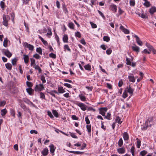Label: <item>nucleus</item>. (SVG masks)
I'll list each match as a JSON object with an SVG mask.
<instances>
[{"mask_svg": "<svg viewBox=\"0 0 156 156\" xmlns=\"http://www.w3.org/2000/svg\"><path fill=\"white\" fill-rule=\"evenodd\" d=\"M117 151L119 154H123L125 152V150L123 148H121L117 149Z\"/></svg>", "mask_w": 156, "mask_h": 156, "instance_id": "20", "label": "nucleus"}, {"mask_svg": "<svg viewBox=\"0 0 156 156\" xmlns=\"http://www.w3.org/2000/svg\"><path fill=\"white\" fill-rule=\"evenodd\" d=\"M49 56L53 58H55L56 57V55L53 53H51L49 54Z\"/></svg>", "mask_w": 156, "mask_h": 156, "instance_id": "59", "label": "nucleus"}, {"mask_svg": "<svg viewBox=\"0 0 156 156\" xmlns=\"http://www.w3.org/2000/svg\"><path fill=\"white\" fill-rule=\"evenodd\" d=\"M85 120L86 123L87 124H89L90 123V121L88 119V116H86L85 118Z\"/></svg>", "mask_w": 156, "mask_h": 156, "instance_id": "57", "label": "nucleus"}, {"mask_svg": "<svg viewBox=\"0 0 156 156\" xmlns=\"http://www.w3.org/2000/svg\"><path fill=\"white\" fill-rule=\"evenodd\" d=\"M39 38L40 39L41 41H42V42L43 43V44L45 45H47L48 44V43L47 42L44 40L43 38H42L41 36H39Z\"/></svg>", "mask_w": 156, "mask_h": 156, "instance_id": "27", "label": "nucleus"}, {"mask_svg": "<svg viewBox=\"0 0 156 156\" xmlns=\"http://www.w3.org/2000/svg\"><path fill=\"white\" fill-rule=\"evenodd\" d=\"M128 96L127 92L126 90L123 92L122 94V97L124 98H125Z\"/></svg>", "mask_w": 156, "mask_h": 156, "instance_id": "45", "label": "nucleus"}, {"mask_svg": "<svg viewBox=\"0 0 156 156\" xmlns=\"http://www.w3.org/2000/svg\"><path fill=\"white\" fill-rule=\"evenodd\" d=\"M10 19V17L8 15L3 14V24L6 27H8V22Z\"/></svg>", "mask_w": 156, "mask_h": 156, "instance_id": "1", "label": "nucleus"}, {"mask_svg": "<svg viewBox=\"0 0 156 156\" xmlns=\"http://www.w3.org/2000/svg\"><path fill=\"white\" fill-rule=\"evenodd\" d=\"M106 53L108 55H110L111 54V53L112 52V50L110 48H109L106 51Z\"/></svg>", "mask_w": 156, "mask_h": 156, "instance_id": "56", "label": "nucleus"}, {"mask_svg": "<svg viewBox=\"0 0 156 156\" xmlns=\"http://www.w3.org/2000/svg\"><path fill=\"white\" fill-rule=\"evenodd\" d=\"M123 137L124 140H128L129 138L128 133L126 132H125L123 133Z\"/></svg>", "mask_w": 156, "mask_h": 156, "instance_id": "13", "label": "nucleus"}, {"mask_svg": "<svg viewBox=\"0 0 156 156\" xmlns=\"http://www.w3.org/2000/svg\"><path fill=\"white\" fill-rule=\"evenodd\" d=\"M64 49H67L68 51H71V50L69 47L68 45L67 44L65 45L64 46Z\"/></svg>", "mask_w": 156, "mask_h": 156, "instance_id": "52", "label": "nucleus"}, {"mask_svg": "<svg viewBox=\"0 0 156 156\" xmlns=\"http://www.w3.org/2000/svg\"><path fill=\"white\" fill-rule=\"evenodd\" d=\"M78 105L81 108V109L83 111H85L87 109L86 105L83 103H79Z\"/></svg>", "mask_w": 156, "mask_h": 156, "instance_id": "11", "label": "nucleus"}, {"mask_svg": "<svg viewBox=\"0 0 156 156\" xmlns=\"http://www.w3.org/2000/svg\"><path fill=\"white\" fill-rule=\"evenodd\" d=\"M145 45L149 50L151 51L154 54H156V50L152 46L147 43H146Z\"/></svg>", "mask_w": 156, "mask_h": 156, "instance_id": "3", "label": "nucleus"}, {"mask_svg": "<svg viewBox=\"0 0 156 156\" xmlns=\"http://www.w3.org/2000/svg\"><path fill=\"white\" fill-rule=\"evenodd\" d=\"M90 23L91 24L92 28H95L97 27V26L96 24H95L91 22H90Z\"/></svg>", "mask_w": 156, "mask_h": 156, "instance_id": "46", "label": "nucleus"}, {"mask_svg": "<svg viewBox=\"0 0 156 156\" xmlns=\"http://www.w3.org/2000/svg\"><path fill=\"white\" fill-rule=\"evenodd\" d=\"M123 144V141L122 138L119 139L118 142V145L119 147H121Z\"/></svg>", "mask_w": 156, "mask_h": 156, "instance_id": "34", "label": "nucleus"}, {"mask_svg": "<svg viewBox=\"0 0 156 156\" xmlns=\"http://www.w3.org/2000/svg\"><path fill=\"white\" fill-rule=\"evenodd\" d=\"M17 60L16 58H15L12 60V63L13 65H16Z\"/></svg>", "mask_w": 156, "mask_h": 156, "instance_id": "42", "label": "nucleus"}, {"mask_svg": "<svg viewBox=\"0 0 156 156\" xmlns=\"http://www.w3.org/2000/svg\"><path fill=\"white\" fill-rule=\"evenodd\" d=\"M69 27L71 29H74V25L72 22H70L69 23Z\"/></svg>", "mask_w": 156, "mask_h": 156, "instance_id": "36", "label": "nucleus"}, {"mask_svg": "<svg viewBox=\"0 0 156 156\" xmlns=\"http://www.w3.org/2000/svg\"><path fill=\"white\" fill-rule=\"evenodd\" d=\"M136 139L137 140L136 144L137 147V148H140L141 146V142L138 138H137Z\"/></svg>", "mask_w": 156, "mask_h": 156, "instance_id": "28", "label": "nucleus"}, {"mask_svg": "<svg viewBox=\"0 0 156 156\" xmlns=\"http://www.w3.org/2000/svg\"><path fill=\"white\" fill-rule=\"evenodd\" d=\"M132 50L136 52H139L140 51V48L136 45L132 47Z\"/></svg>", "mask_w": 156, "mask_h": 156, "instance_id": "14", "label": "nucleus"}, {"mask_svg": "<svg viewBox=\"0 0 156 156\" xmlns=\"http://www.w3.org/2000/svg\"><path fill=\"white\" fill-rule=\"evenodd\" d=\"M47 36H51L52 35V33L51 31V29L50 28H48V32L46 34Z\"/></svg>", "mask_w": 156, "mask_h": 156, "instance_id": "30", "label": "nucleus"}, {"mask_svg": "<svg viewBox=\"0 0 156 156\" xmlns=\"http://www.w3.org/2000/svg\"><path fill=\"white\" fill-rule=\"evenodd\" d=\"M41 80L42 81L43 83L46 82V80L45 77L44 76H41Z\"/></svg>", "mask_w": 156, "mask_h": 156, "instance_id": "60", "label": "nucleus"}, {"mask_svg": "<svg viewBox=\"0 0 156 156\" xmlns=\"http://www.w3.org/2000/svg\"><path fill=\"white\" fill-rule=\"evenodd\" d=\"M126 64L129 65H131V62L129 59L127 57H126Z\"/></svg>", "mask_w": 156, "mask_h": 156, "instance_id": "43", "label": "nucleus"}, {"mask_svg": "<svg viewBox=\"0 0 156 156\" xmlns=\"http://www.w3.org/2000/svg\"><path fill=\"white\" fill-rule=\"evenodd\" d=\"M84 67L85 69L87 70H90L91 69V66L89 64H87V65L85 66H84Z\"/></svg>", "mask_w": 156, "mask_h": 156, "instance_id": "33", "label": "nucleus"}, {"mask_svg": "<svg viewBox=\"0 0 156 156\" xmlns=\"http://www.w3.org/2000/svg\"><path fill=\"white\" fill-rule=\"evenodd\" d=\"M63 41L64 43L68 42V37L66 34H65L62 38Z\"/></svg>", "mask_w": 156, "mask_h": 156, "instance_id": "21", "label": "nucleus"}, {"mask_svg": "<svg viewBox=\"0 0 156 156\" xmlns=\"http://www.w3.org/2000/svg\"><path fill=\"white\" fill-rule=\"evenodd\" d=\"M26 84L29 88H31L33 85V84L31 82L28 81H27Z\"/></svg>", "mask_w": 156, "mask_h": 156, "instance_id": "37", "label": "nucleus"}, {"mask_svg": "<svg viewBox=\"0 0 156 156\" xmlns=\"http://www.w3.org/2000/svg\"><path fill=\"white\" fill-rule=\"evenodd\" d=\"M10 112L11 115L13 117H14L15 116V111L13 109H11L10 110Z\"/></svg>", "mask_w": 156, "mask_h": 156, "instance_id": "53", "label": "nucleus"}, {"mask_svg": "<svg viewBox=\"0 0 156 156\" xmlns=\"http://www.w3.org/2000/svg\"><path fill=\"white\" fill-rule=\"evenodd\" d=\"M48 115L51 119H53L54 118V116L53 115L51 112L49 111H48L47 112Z\"/></svg>", "mask_w": 156, "mask_h": 156, "instance_id": "50", "label": "nucleus"}, {"mask_svg": "<svg viewBox=\"0 0 156 156\" xmlns=\"http://www.w3.org/2000/svg\"><path fill=\"white\" fill-rule=\"evenodd\" d=\"M11 17L12 19V21L13 23L14 22V18L15 17V15L14 13H12L11 14Z\"/></svg>", "mask_w": 156, "mask_h": 156, "instance_id": "47", "label": "nucleus"}, {"mask_svg": "<svg viewBox=\"0 0 156 156\" xmlns=\"http://www.w3.org/2000/svg\"><path fill=\"white\" fill-rule=\"evenodd\" d=\"M49 147L50 148V152L52 153H54L56 148L55 147H54V146L53 144L50 145Z\"/></svg>", "mask_w": 156, "mask_h": 156, "instance_id": "12", "label": "nucleus"}, {"mask_svg": "<svg viewBox=\"0 0 156 156\" xmlns=\"http://www.w3.org/2000/svg\"><path fill=\"white\" fill-rule=\"evenodd\" d=\"M6 68L8 70H10L12 69V66L9 63H8L5 65Z\"/></svg>", "mask_w": 156, "mask_h": 156, "instance_id": "25", "label": "nucleus"}, {"mask_svg": "<svg viewBox=\"0 0 156 156\" xmlns=\"http://www.w3.org/2000/svg\"><path fill=\"white\" fill-rule=\"evenodd\" d=\"M58 93H63L65 92V90L63 89L62 87H58Z\"/></svg>", "mask_w": 156, "mask_h": 156, "instance_id": "15", "label": "nucleus"}, {"mask_svg": "<svg viewBox=\"0 0 156 156\" xmlns=\"http://www.w3.org/2000/svg\"><path fill=\"white\" fill-rule=\"evenodd\" d=\"M111 116V114L109 113H108L107 115L106 116L104 117L105 119H109Z\"/></svg>", "mask_w": 156, "mask_h": 156, "instance_id": "64", "label": "nucleus"}, {"mask_svg": "<svg viewBox=\"0 0 156 156\" xmlns=\"http://www.w3.org/2000/svg\"><path fill=\"white\" fill-rule=\"evenodd\" d=\"M103 38L104 41L107 42L110 40V38L107 36H104Z\"/></svg>", "mask_w": 156, "mask_h": 156, "instance_id": "40", "label": "nucleus"}, {"mask_svg": "<svg viewBox=\"0 0 156 156\" xmlns=\"http://www.w3.org/2000/svg\"><path fill=\"white\" fill-rule=\"evenodd\" d=\"M36 51L41 55L42 54V50L40 47L37 48Z\"/></svg>", "mask_w": 156, "mask_h": 156, "instance_id": "48", "label": "nucleus"}, {"mask_svg": "<svg viewBox=\"0 0 156 156\" xmlns=\"http://www.w3.org/2000/svg\"><path fill=\"white\" fill-rule=\"evenodd\" d=\"M48 153V150L47 147L44 148L43 150L41 151V153L42 155L44 156L47 155Z\"/></svg>", "mask_w": 156, "mask_h": 156, "instance_id": "10", "label": "nucleus"}, {"mask_svg": "<svg viewBox=\"0 0 156 156\" xmlns=\"http://www.w3.org/2000/svg\"><path fill=\"white\" fill-rule=\"evenodd\" d=\"M129 4L131 6H134L135 4V2L134 0H130Z\"/></svg>", "mask_w": 156, "mask_h": 156, "instance_id": "44", "label": "nucleus"}, {"mask_svg": "<svg viewBox=\"0 0 156 156\" xmlns=\"http://www.w3.org/2000/svg\"><path fill=\"white\" fill-rule=\"evenodd\" d=\"M87 129L89 133H90L91 131V125H87L86 126Z\"/></svg>", "mask_w": 156, "mask_h": 156, "instance_id": "38", "label": "nucleus"}, {"mask_svg": "<svg viewBox=\"0 0 156 156\" xmlns=\"http://www.w3.org/2000/svg\"><path fill=\"white\" fill-rule=\"evenodd\" d=\"M110 8L114 12H116L117 11V6L115 5L114 4L111 5H110Z\"/></svg>", "mask_w": 156, "mask_h": 156, "instance_id": "17", "label": "nucleus"}, {"mask_svg": "<svg viewBox=\"0 0 156 156\" xmlns=\"http://www.w3.org/2000/svg\"><path fill=\"white\" fill-rule=\"evenodd\" d=\"M33 57L37 59H39L40 58V57L39 55L37 54L34 55H33Z\"/></svg>", "mask_w": 156, "mask_h": 156, "instance_id": "63", "label": "nucleus"}, {"mask_svg": "<svg viewBox=\"0 0 156 156\" xmlns=\"http://www.w3.org/2000/svg\"><path fill=\"white\" fill-rule=\"evenodd\" d=\"M23 59L24 62L26 64H27L29 62V58L28 56L26 55H23Z\"/></svg>", "mask_w": 156, "mask_h": 156, "instance_id": "16", "label": "nucleus"}, {"mask_svg": "<svg viewBox=\"0 0 156 156\" xmlns=\"http://www.w3.org/2000/svg\"><path fill=\"white\" fill-rule=\"evenodd\" d=\"M2 52L8 58L10 57L12 55V54L7 49H4L2 50Z\"/></svg>", "mask_w": 156, "mask_h": 156, "instance_id": "5", "label": "nucleus"}, {"mask_svg": "<svg viewBox=\"0 0 156 156\" xmlns=\"http://www.w3.org/2000/svg\"><path fill=\"white\" fill-rule=\"evenodd\" d=\"M24 45L26 48H27L29 49L31 51H33L34 49V47L33 45L28 44L27 42L24 43Z\"/></svg>", "mask_w": 156, "mask_h": 156, "instance_id": "6", "label": "nucleus"}, {"mask_svg": "<svg viewBox=\"0 0 156 156\" xmlns=\"http://www.w3.org/2000/svg\"><path fill=\"white\" fill-rule=\"evenodd\" d=\"M121 118H120L119 116H117L116 117L115 121L119 124H121L122 122V121H121Z\"/></svg>", "mask_w": 156, "mask_h": 156, "instance_id": "29", "label": "nucleus"}, {"mask_svg": "<svg viewBox=\"0 0 156 156\" xmlns=\"http://www.w3.org/2000/svg\"><path fill=\"white\" fill-rule=\"evenodd\" d=\"M149 12L151 14H153L154 13L156 12V7H152L150 9Z\"/></svg>", "mask_w": 156, "mask_h": 156, "instance_id": "18", "label": "nucleus"}, {"mask_svg": "<svg viewBox=\"0 0 156 156\" xmlns=\"http://www.w3.org/2000/svg\"><path fill=\"white\" fill-rule=\"evenodd\" d=\"M52 112L55 116L57 118L58 117V114L56 110H53Z\"/></svg>", "mask_w": 156, "mask_h": 156, "instance_id": "31", "label": "nucleus"}, {"mask_svg": "<svg viewBox=\"0 0 156 156\" xmlns=\"http://www.w3.org/2000/svg\"><path fill=\"white\" fill-rule=\"evenodd\" d=\"M138 15L139 16L141 17L143 19L148 18V16L144 14V12L143 11L142 12V13H138Z\"/></svg>", "mask_w": 156, "mask_h": 156, "instance_id": "19", "label": "nucleus"}, {"mask_svg": "<svg viewBox=\"0 0 156 156\" xmlns=\"http://www.w3.org/2000/svg\"><path fill=\"white\" fill-rule=\"evenodd\" d=\"M128 79L130 82L134 83L135 81V79L133 74L128 76Z\"/></svg>", "mask_w": 156, "mask_h": 156, "instance_id": "9", "label": "nucleus"}, {"mask_svg": "<svg viewBox=\"0 0 156 156\" xmlns=\"http://www.w3.org/2000/svg\"><path fill=\"white\" fill-rule=\"evenodd\" d=\"M44 89V87L43 84H40L36 85L35 88V90L36 91H41Z\"/></svg>", "mask_w": 156, "mask_h": 156, "instance_id": "2", "label": "nucleus"}, {"mask_svg": "<svg viewBox=\"0 0 156 156\" xmlns=\"http://www.w3.org/2000/svg\"><path fill=\"white\" fill-rule=\"evenodd\" d=\"M126 91L127 92H128L129 94H131V95L133 94L134 89L130 86L127 87L126 88Z\"/></svg>", "mask_w": 156, "mask_h": 156, "instance_id": "8", "label": "nucleus"}, {"mask_svg": "<svg viewBox=\"0 0 156 156\" xmlns=\"http://www.w3.org/2000/svg\"><path fill=\"white\" fill-rule=\"evenodd\" d=\"M145 2L144 3V5L147 7H149L150 5V3L147 0H145Z\"/></svg>", "mask_w": 156, "mask_h": 156, "instance_id": "41", "label": "nucleus"}, {"mask_svg": "<svg viewBox=\"0 0 156 156\" xmlns=\"http://www.w3.org/2000/svg\"><path fill=\"white\" fill-rule=\"evenodd\" d=\"M8 41L7 38H6L4 39L3 42V46L5 47H6L7 46Z\"/></svg>", "mask_w": 156, "mask_h": 156, "instance_id": "35", "label": "nucleus"}, {"mask_svg": "<svg viewBox=\"0 0 156 156\" xmlns=\"http://www.w3.org/2000/svg\"><path fill=\"white\" fill-rule=\"evenodd\" d=\"M107 109L106 108H101L99 109V113L103 116H105V112L107 111Z\"/></svg>", "mask_w": 156, "mask_h": 156, "instance_id": "4", "label": "nucleus"}, {"mask_svg": "<svg viewBox=\"0 0 156 156\" xmlns=\"http://www.w3.org/2000/svg\"><path fill=\"white\" fill-rule=\"evenodd\" d=\"M79 97L80 98V100L82 101H86V98L84 96H83L82 94L79 95Z\"/></svg>", "mask_w": 156, "mask_h": 156, "instance_id": "32", "label": "nucleus"}, {"mask_svg": "<svg viewBox=\"0 0 156 156\" xmlns=\"http://www.w3.org/2000/svg\"><path fill=\"white\" fill-rule=\"evenodd\" d=\"M134 37L136 38V41L137 44L140 46H142L143 44L142 41L140 40L139 37L136 35H135Z\"/></svg>", "mask_w": 156, "mask_h": 156, "instance_id": "7", "label": "nucleus"}, {"mask_svg": "<svg viewBox=\"0 0 156 156\" xmlns=\"http://www.w3.org/2000/svg\"><path fill=\"white\" fill-rule=\"evenodd\" d=\"M26 90L27 92L30 95H32L33 94V90L31 88H28L26 89Z\"/></svg>", "mask_w": 156, "mask_h": 156, "instance_id": "23", "label": "nucleus"}, {"mask_svg": "<svg viewBox=\"0 0 156 156\" xmlns=\"http://www.w3.org/2000/svg\"><path fill=\"white\" fill-rule=\"evenodd\" d=\"M70 135L72 137L74 138H77V137L75 135V134L73 133L69 132Z\"/></svg>", "mask_w": 156, "mask_h": 156, "instance_id": "49", "label": "nucleus"}, {"mask_svg": "<svg viewBox=\"0 0 156 156\" xmlns=\"http://www.w3.org/2000/svg\"><path fill=\"white\" fill-rule=\"evenodd\" d=\"M0 5L2 10L5 8V3L3 1H1L0 3Z\"/></svg>", "mask_w": 156, "mask_h": 156, "instance_id": "39", "label": "nucleus"}, {"mask_svg": "<svg viewBox=\"0 0 156 156\" xmlns=\"http://www.w3.org/2000/svg\"><path fill=\"white\" fill-rule=\"evenodd\" d=\"M7 111L6 108L2 109L1 112V115L2 116H4L7 113Z\"/></svg>", "mask_w": 156, "mask_h": 156, "instance_id": "22", "label": "nucleus"}, {"mask_svg": "<svg viewBox=\"0 0 156 156\" xmlns=\"http://www.w3.org/2000/svg\"><path fill=\"white\" fill-rule=\"evenodd\" d=\"M40 98H42L45 99V95L42 92H41L40 93Z\"/></svg>", "mask_w": 156, "mask_h": 156, "instance_id": "61", "label": "nucleus"}, {"mask_svg": "<svg viewBox=\"0 0 156 156\" xmlns=\"http://www.w3.org/2000/svg\"><path fill=\"white\" fill-rule=\"evenodd\" d=\"M75 35L76 37L79 38L81 37V34L79 32H76L75 33Z\"/></svg>", "mask_w": 156, "mask_h": 156, "instance_id": "62", "label": "nucleus"}, {"mask_svg": "<svg viewBox=\"0 0 156 156\" xmlns=\"http://www.w3.org/2000/svg\"><path fill=\"white\" fill-rule=\"evenodd\" d=\"M152 51H151L149 50V49L148 50L147 49H144L143 51H141V53L142 54H150L151 53V52Z\"/></svg>", "mask_w": 156, "mask_h": 156, "instance_id": "24", "label": "nucleus"}, {"mask_svg": "<svg viewBox=\"0 0 156 156\" xmlns=\"http://www.w3.org/2000/svg\"><path fill=\"white\" fill-rule=\"evenodd\" d=\"M70 153H74L75 154H83L84 152H83L78 151H69Z\"/></svg>", "mask_w": 156, "mask_h": 156, "instance_id": "26", "label": "nucleus"}, {"mask_svg": "<svg viewBox=\"0 0 156 156\" xmlns=\"http://www.w3.org/2000/svg\"><path fill=\"white\" fill-rule=\"evenodd\" d=\"M63 85L69 88H72V87L70 84L68 83H64L63 84Z\"/></svg>", "mask_w": 156, "mask_h": 156, "instance_id": "54", "label": "nucleus"}, {"mask_svg": "<svg viewBox=\"0 0 156 156\" xmlns=\"http://www.w3.org/2000/svg\"><path fill=\"white\" fill-rule=\"evenodd\" d=\"M24 101L26 103H27V104H28V105H30L31 103V102L29 100H28V99H25L24 100Z\"/></svg>", "mask_w": 156, "mask_h": 156, "instance_id": "58", "label": "nucleus"}, {"mask_svg": "<svg viewBox=\"0 0 156 156\" xmlns=\"http://www.w3.org/2000/svg\"><path fill=\"white\" fill-rule=\"evenodd\" d=\"M6 103V102L5 101H0V107L4 106Z\"/></svg>", "mask_w": 156, "mask_h": 156, "instance_id": "55", "label": "nucleus"}, {"mask_svg": "<svg viewBox=\"0 0 156 156\" xmlns=\"http://www.w3.org/2000/svg\"><path fill=\"white\" fill-rule=\"evenodd\" d=\"M147 153V151L144 150L140 152V154L142 156H144Z\"/></svg>", "mask_w": 156, "mask_h": 156, "instance_id": "51", "label": "nucleus"}]
</instances>
